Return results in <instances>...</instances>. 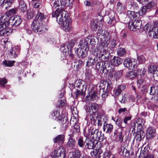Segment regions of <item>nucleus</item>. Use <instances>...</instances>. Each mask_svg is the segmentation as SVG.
I'll return each instance as SVG.
<instances>
[{"label": "nucleus", "mask_w": 158, "mask_h": 158, "mask_svg": "<svg viewBox=\"0 0 158 158\" xmlns=\"http://www.w3.org/2000/svg\"><path fill=\"white\" fill-rule=\"evenodd\" d=\"M59 0H55L52 5L53 9L58 7L55 12L52 14L53 17H56V21L58 23L63 26V29L66 32H68L71 28V20L69 18H68L67 12L62 9H59L60 6Z\"/></svg>", "instance_id": "obj_1"}, {"label": "nucleus", "mask_w": 158, "mask_h": 158, "mask_svg": "<svg viewBox=\"0 0 158 158\" xmlns=\"http://www.w3.org/2000/svg\"><path fill=\"white\" fill-rule=\"evenodd\" d=\"M17 11V8H14L1 15L0 19V36L7 35L9 32L10 29L9 20L11 18L9 16L15 14Z\"/></svg>", "instance_id": "obj_2"}, {"label": "nucleus", "mask_w": 158, "mask_h": 158, "mask_svg": "<svg viewBox=\"0 0 158 158\" xmlns=\"http://www.w3.org/2000/svg\"><path fill=\"white\" fill-rule=\"evenodd\" d=\"M37 20H34L31 25V28L35 32L43 33L46 32L48 30V27L45 24H43L42 22H39L43 21L46 18L45 16L43 13L38 12L36 16Z\"/></svg>", "instance_id": "obj_3"}, {"label": "nucleus", "mask_w": 158, "mask_h": 158, "mask_svg": "<svg viewBox=\"0 0 158 158\" xmlns=\"http://www.w3.org/2000/svg\"><path fill=\"white\" fill-rule=\"evenodd\" d=\"M97 35L101 39V41L98 48V50H107L106 48L109 44V33L106 31L99 30L98 32Z\"/></svg>", "instance_id": "obj_4"}, {"label": "nucleus", "mask_w": 158, "mask_h": 158, "mask_svg": "<svg viewBox=\"0 0 158 158\" xmlns=\"http://www.w3.org/2000/svg\"><path fill=\"white\" fill-rule=\"evenodd\" d=\"M101 132V131H99L98 129L90 127L88 129L87 132H86L85 133V136L88 137L89 136L91 139L95 140L96 142Z\"/></svg>", "instance_id": "obj_5"}, {"label": "nucleus", "mask_w": 158, "mask_h": 158, "mask_svg": "<svg viewBox=\"0 0 158 158\" xmlns=\"http://www.w3.org/2000/svg\"><path fill=\"white\" fill-rule=\"evenodd\" d=\"M143 29L148 32V35L150 37L154 39H158V28L155 29V28L150 27L148 24H146Z\"/></svg>", "instance_id": "obj_6"}, {"label": "nucleus", "mask_w": 158, "mask_h": 158, "mask_svg": "<svg viewBox=\"0 0 158 158\" xmlns=\"http://www.w3.org/2000/svg\"><path fill=\"white\" fill-rule=\"evenodd\" d=\"M9 24H10V29H11V27L12 26H15L17 27L19 26L21 23L22 20L20 17L19 16H17L15 17L12 16L11 17V19L9 20ZM12 31L11 30L8 33V35H4L6 36L10 34V33ZM3 35L2 36H3Z\"/></svg>", "instance_id": "obj_7"}, {"label": "nucleus", "mask_w": 158, "mask_h": 158, "mask_svg": "<svg viewBox=\"0 0 158 158\" xmlns=\"http://www.w3.org/2000/svg\"><path fill=\"white\" fill-rule=\"evenodd\" d=\"M86 137L85 142V147L88 149H94L95 148L96 145L98 144V142L91 139L90 138L87 136Z\"/></svg>", "instance_id": "obj_8"}, {"label": "nucleus", "mask_w": 158, "mask_h": 158, "mask_svg": "<svg viewBox=\"0 0 158 158\" xmlns=\"http://www.w3.org/2000/svg\"><path fill=\"white\" fill-rule=\"evenodd\" d=\"M142 25V22L139 20H135L134 22L128 23L129 29L131 31H135L137 29H139Z\"/></svg>", "instance_id": "obj_9"}, {"label": "nucleus", "mask_w": 158, "mask_h": 158, "mask_svg": "<svg viewBox=\"0 0 158 158\" xmlns=\"http://www.w3.org/2000/svg\"><path fill=\"white\" fill-rule=\"evenodd\" d=\"M123 64L129 69L132 70L136 67L137 64L134 60L129 58H126L123 61Z\"/></svg>", "instance_id": "obj_10"}, {"label": "nucleus", "mask_w": 158, "mask_h": 158, "mask_svg": "<svg viewBox=\"0 0 158 158\" xmlns=\"http://www.w3.org/2000/svg\"><path fill=\"white\" fill-rule=\"evenodd\" d=\"M75 52L77 56L80 58H83L87 55V50L82 49V48H75Z\"/></svg>", "instance_id": "obj_11"}, {"label": "nucleus", "mask_w": 158, "mask_h": 158, "mask_svg": "<svg viewBox=\"0 0 158 158\" xmlns=\"http://www.w3.org/2000/svg\"><path fill=\"white\" fill-rule=\"evenodd\" d=\"M94 89H95V90L98 91L99 95H101L102 98H104L103 100H104V98L107 97L108 94V91L106 90V88H105V86L103 87L100 85V84L98 87L97 86H94Z\"/></svg>", "instance_id": "obj_12"}, {"label": "nucleus", "mask_w": 158, "mask_h": 158, "mask_svg": "<svg viewBox=\"0 0 158 158\" xmlns=\"http://www.w3.org/2000/svg\"><path fill=\"white\" fill-rule=\"evenodd\" d=\"M103 131L106 133L110 134L112 131L113 127L112 125L111 124L106 123L107 119L106 118H103Z\"/></svg>", "instance_id": "obj_13"}, {"label": "nucleus", "mask_w": 158, "mask_h": 158, "mask_svg": "<svg viewBox=\"0 0 158 158\" xmlns=\"http://www.w3.org/2000/svg\"><path fill=\"white\" fill-rule=\"evenodd\" d=\"M75 41L72 40L65 43L60 47V49L63 52H67V50H71L72 48L74 46Z\"/></svg>", "instance_id": "obj_14"}, {"label": "nucleus", "mask_w": 158, "mask_h": 158, "mask_svg": "<svg viewBox=\"0 0 158 158\" xmlns=\"http://www.w3.org/2000/svg\"><path fill=\"white\" fill-rule=\"evenodd\" d=\"M99 53V58L102 61H107L109 58V53L107 50L102 49L98 50Z\"/></svg>", "instance_id": "obj_15"}, {"label": "nucleus", "mask_w": 158, "mask_h": 158, "mask_svg": "<svg viewBox=\"0 0 158 158\" xmlns=\"http://www.w3.org/2000/svg\"><path fill=\"white\" fill-rule=\"evenodd\" d=\"M150 72L152 73L154 79L158 81V67L156 65H154L150 66L149 69Z\"/></svg>", "instance_id": "obj_16"}, {"label": "nucleus", "mask_w": 158, "mask_h": 158, "mask_svg": "<svg viewBox=\"0 0 158 158\" xmlns=\"http://www.w3.org/2000/svg\"><path fill=\"white\" fill-rule=\"evenodd\" d=\"M76 91L74 94L71 93V96L74 98H77L78 97L84 98L85 96V92L83 91V89H80L78 88L75 89Z\"/></svg>", "instance_id": "obj_17"}, {"label": "nucleus", "mask_w": 158, "mask_h": 158, "mask_svg": "<svg viewBox=\"0 0 158 158\" xmlns=\"http://www.w3.org/2000/svg\"><path fill=\"white\" fill-rule=\"evenodd\" d=\"M104 73L106 72L112 73L114 71V68L112 65L109 63L108 61H104Z\"/></svg>", "instance_id": "obj_18"}, {"label": "nucleus", "mask_w": 158, "mask_h": 158, "mask_svg": "<svg viewBox=\"0 0 158 158\" xmlns=\"http://www.w3.org/2000/svg\"><path fill=\"white\" fill-rule=\"evenodd\" d=\"M69 135V137L67 144V146L68 149H71L75 147L76 141L75 139L73 138L74 137L73 134H71Z\"/></svg>", "instance_id": "obj_19"}, {"label": "nucleus", "mask_w": 158, "mask_h": 158, "mask_svg": "<svg viewBox=\"0 0 158 158\" xmlns=\"http://www.w3.org/2000/svg\"><path fill=\"white\" fill-rule=\"evenodd\" d=\"M123 61V60L121 58L114 56L110 60V63L113 66L117 67L121 64Z\"/></svg>", "instance_id": "obj_20"}, {"label": "nucleus", "mask_w": 158, "mask_h": 158, "mask_svg": "<svg viewBox=\"0 0 158 158\" xmlns=\"http://www.w3.org/2000/svg\"><path fill=\"white\" fill-rule=\"evenodd\" d=\"M54 156L55 158H64L65 152L63 148H60L54 151Z\"/></svg>", "instance_id": "obj_21"}, {"label": "nucleus", "mask_w": 158, "mask_h": 158, "mask_svg": "<svg viewBox=\"0 0 158 158\" xmlns=\"http://www.w3.org/2000/svg\"><path fill=\"white\" fill-rule=\"evenodd\" d=\"M51 116L53 119L56 120L57 121L62 120V118H63L60 115V112L57 109L53 111L51 114Z\"/></svg>", "instance_id": "obj_22"}, {"label": "nucleus", "mask_w": 158, "mask_h": 158, "mask_svg": "<svg viewBox=\"0 0 158 158\" xmlns=\"http://www.w3.org/2000/svg\"><path fill=\"white\" fill-rule=\"evenodd\" d=\"M156 131L152 127H149L147 131V137L148 138H152L156 135Z\"/></svg>", "instance_id": "obj_23"}, {"label": "nucleus", "mask_w": 158, "mask_h": 158, "mask_svg": "<svg viewBox=\"0 0 158 158\" xmlns=\"http://www.w3.org/2000/svg\"><path fill=\"white\" fill-rule=\"evenodd\" d=\"M64 136L63 135H58L53 139V141L55 143H57L59 145H61L64 143Z\"/></svg>", "instance_id": "obj_24"}, {"label": "nucleus", "mask_w": 158, "mask_h": 158, "mask_svg": "<svg viewBox=\"0 0 158 158\" xmlns=\"http://www.w3.org/2000/svg\"><path fill=\"white\" fill-rule=\"evenodd\" d=\"M89 112L93 114H95L98 112L99 105L96 103H91L89 106Z\"/></svg>", "instance_id": "obj_25"}, {"label": "nucleus", "mask_w": 158, "mask_h": 158, "mask_svg": "<svg viewBox=\"0 0 158 158\" xmlns=\"http://www.w3.org/2000/svg\"><path fill=\"white\" fill-rule=\"evenodd\" d=\"M138 74V72L136 70H134L127 72L125 74V77L127 78L131 79L136 76Z\"/></svg>", "instance_id": "obj_26"}, {"label": "nucleus", "mask_w": 158, "mask_h": 158, "mask_svg": "<svg viewBox=\"0 0 158 158\" xmlns=\"http://www.w3.org/2000/svg\"><path fill=\"white\" fill-rule=\"evenodd\" d=\"M84 82L81 80H77L75 82L74 85L75 89H84Z\"/></svg>", "instance_id": "obj_27"}, {"label": "nucleus", "mask_w": 158, "mask_h": 158, "mask_svg": "<svg viewBox=\"0 0 158 158\" xmlns=\"http://www.w3.org/2000/svg\"><path fill=\"white\" fill-rule=\"evenodd\" d=\"M92 91H93V92L91 94V95L90 96L89 99H90L91 101L92 100L93 101L98 100L99 98V95H98V91L96 90H95V89H94V87L93 89H92Z\"/></svg>", "instance_id": "obj_28"}, {"label": "nucleus", "mask_w": 158, "mask_h": 158, "mask_svg": "<svg viewBox=\"0 0 158 158\" xmlns=\"http://www.w3.org/2000/svg\"><path fill=\"white\" fill-rule=\"evenodd\" d=\"M125 88V86L123 85H119L117 88L114 90V95L116 96H118L121 92Z\"/></svg>", "instance_id": "obj_29"}, {"label": "nucleus", "mask_w": 158, "mask_h": 158, "mask_svg": "<svg viewBox=\"0 0 158 158\" xmlns=\"http://www.w3.org/2000/svg\"><path fill=\"white\" fill-rule=\"evenodd\" d=\"M88 38H87V37H86L85 39L82 40L80 41L79 44V45H80L79 48H82V49L84 48L85 49L88 50Z\"/></svg>", "instance_id": "obj_30"}, {"label": "nucleus", "mask_w": 158, "mask_h": 158, "mask_svg": "<svg viewBox=\"0 0 158 158\" xmlns=\"http://www.w3.org/2000/svg\"><path fill=\"white\" fill-rule=\"evenodd\" d=\"M100 85H102L103 87L105 86L106 90L108 91H110L112 89V85L111 84L110 81H104L102 82H101L100 84Z\"/></svg>", "instance_id": "obj_31"}, {"label": "nucleus", "mask_w": 158, "mask_h": 158, "mask_svg": "<svg viewBox=\"0 0 158 158\" xmlns=\"http://www.w3.org/2000/svg\"><path fill=\"white\" fill-rule=\"evenodd\" d=\"M104 61H98L95 65L96 68L102 73H104Z\"/></svg>", "instance_id": "obj_32"}, {"label": "nucleus", "mask_w": 158, "mask_h": 158, "mask_svg": "<svg viewBox=\"0 0 158 158\" xmlns=\"http://www.w3.org/2000/svg\"><path fill=\"white\" fill-rule=\"evenodd\" d=\"M98 61L97 58L89 57L88 60L87 61L86 66H90L94 65V64L96 65Z\"/></svg>", "instance_id": "obj_33"}, {"label": "nucleus", "mask_w": 158, "mask_h": 158, "mask_svg": "<svg viewBox=\"0 0 158 158\" xmlns=\"http://www.w3.org/2000/svg\"><path fill=\"white\" fill-rule=\"evenodd\" d=\"M20 51L19 49L17 47L13 48L11 49L10 51V54L13 57L16 58L17 57Z\"/></svg>", "instance_id": "obj_34"}, {"label": "nucleus", "mask_w": 158, "mask_h": 158, "mask_svg": "<svg viewBox=\"0 0 158 158\" xmlns=\"http://www.w3.org/2000/svg\"><path fill=\"white\" fill-rule=\"evenodd\" d=\"M85 139L82 137H80L77 139V145L80 148H83L85 146Z\"/></svg>", "instance_id": "obj_35"}, {"label": "nucleus", "mask_w": 158, "mask_h": 158, "mask_svg": "<svg viewBox=\"0 0 158 158\" xmlns=\"http://www.w3.org/2000/svg\"><path fill=\"white\" fill-rule=\"evenodd\" d=\"M102 150L101 149H96L92 151L90 153V154L93 157H97L102 154Z\"/></svg>", "instance_id": "obj_36"}, {"label": "nucleus", "mask_w": 158, "mask_h": 158, "mask_svg": "<svg viewBox=\"0 0 158 158\" xmlns=\"http://www.w3.org/2000/svg\"><path fill=\"white\" fill-rule=\"evenodd\" d=\"M112 119L115 122V124L118 127L121 128L122 129H123L124 127L122 125V121L120 118L117 117L114 118L113 117H112Z\"/></svg>", "instance_id": "obj_37"}, {"label": "nucleus", "mask_w": 158, "mask_h": 158, "mask_svg": "<svg viewBox=\"0 0 158 158\" xmlns=\"http://www.w3.org/2000/svg\"><path fill=\"white\" fill-rule=\"evenodd\" d=\"M15 63L14 60H5L2 62V64L4 67H10L13 66Z\"/></svg>", "instance_id": "obj_38"}, {"label": "nucleus", "mask_w": 158, "mask_h": 158, "mask_svg": "<svg viewBox=\"0 0 158 158\" xmlns=\"http://www.w3.org/2000/svg\"><path fill=\"white\" fill-rule=\"evenodd\" d=\"M61 121V124L64 129H66L68 127L69 124V121L67 117H64L62 118Z\"/></svg>", "instance_id": "obj_39"}, {"label": "nucleus", "mask_w": 158, "mask_h": 158, "mask_svg": "<svg viewBox=\"0 0 158 158\" xmlns=\"http://www.w3.org/2000/svg\"><path fill=\"white\" fill-rule=\"evenodd\" d=\"M130 15L129 17L130 19H135L136 20L138 19L140 16L139 14V12H135L134 11H130Z\"/></svg>", "instance_id": "obj_40"}, {"label": "nucleus", "mask_w": 158, "mask_h": 158, "mask_svg": "<svg viewBox=\"0 0 158 158\" xmlns=\"http://www.w3.org/2000/svg\"><path fill=\"white\" fill-rule=\"evenodd\" d=\"M71 158H80L81 156V152L78 150H76L72 152Z\"/></svg>", "instance_id": "obj_41"}, {"label": "nucleus", "mask_w": 158, "mask_h": 158, "mask_svg": "<svg viewBox=\"0 0 158 158\" xmlns=\"http://www.w3.org/2000/svg\"><path fill=\"white\" fill-rule=\"evenodd\" d=\"M97 19L93 20L91 21L90 25L93 30L95 31L97 29L98 27V25L97 23Z\"/></svg>", "instance_id": "obj_42"}, {"label": "nucleus", "mask_w": 158, "mask_h": 158, "mask_svg": "<svg viewBox=\"0 0 158 158\" xmlns=\"http://www.w3.org/2000/svg\"><path fill=\"white\" fill-rule=\"evenodd\" d=\"M127 53L126 51L124 48H120L117 51V53L120 57L124 56Z\"/></svg>", "instance_id": "obj_43"}, {"label": "nucleus", "mask_w": 158, "mask_h": 158, "mask_svg": "<svg viewBox=\"0 0 158 158\" xmlns=\"http://www.w3.org/2000/svg\"><path fill=\"white\" fill-rule=\"evenodd\" d=\"M106 118L105 116H104L102 115H98L96 117V119L98 121V126L101 127L102 124V122L103 121V118Z\"/></svg>", "instance_id": "obj_44"}, {"label": "nucleus", "mask_w": 158, "mask_h": 158, "mask_svg": "<svg viewBox=\"0 0 158 158\" xmlns=\"http://www.w3.org/2000/svg\"><path fill=\"white\" fill-rule=\"evenodd\" d=\"M147 12H148L147 8L145 6L142 7L140 10L138 12L139 16H142L144 15Z\"/></svg>", "instance_id": "obj_45"}, {"label": "nucleus", "mask_w": 158, "mask_h": 158, "mask_svg": "<svg viewBox=\"0 0 158 158\" xmlns=\"http://www.w3.org/2000/svg\"><path fill=\"white\" fill-rule=\"evenodd\" d=\"M137 60L139 64H142L145 63L146 59L143 55H141L138 56Z\"/></svg>", "instance_id": "obj_46"}, {"label": "nucleus", "mask_w": 158, "mask_h": 158, "mask_svg": "<svg viewBox=\"0 0 158 158\" xmlns=\"http://www.w3.org/2000/svg\"><path fill=\"white\" fill-rule=\"evenodd\" d=\"M155 3L153 2H151L148 3L146 6H145L147 8V9L148 11L151 10L152 8L154 6Z\"/></svg>", "instance_id": "obj_47"}, {"label": "nucleus", "mask_w": 158, "mask_h": 158, "mask_svg": "<svg viewBox=\"0 0 158 158\" xmlns=\"http://www.w3.org/2000/svg\"><path fill=\"white\" fill-rule=\"evenodd\" d=\"M122 72L121 71H116L114 73V76L116 81L122 77Z\"/></svg>", "instance_id": "obj_48"}, {"label": "nucleus", "mask_w": 158, "mask_h": 158, "mask_svg": "<svg viewBox=\"0 0 158 158\" xmlns=\"http://www.w3.org/2000/svg\"><path fill=\"white\" fill-rule=\"evenodd\" d=\"M88 38V41L89 43H90L92 45H94L96 44V38L94 37H87Z\"/></svg>", "instance_id": "obj_49"}, {"label": "nucleus", "mask_w": 158, "mask_h": 158, "mask_svg": "<svg viewBox=\"0 0 158 158\" xmlns=\"http://www.w3.org/2000/svg\"><path fill=\"white\" fill-rule=\"evenodd\" d=\"M74 129L73 130V133L74 134V132H76L78 133L80 131V126L78 124V123H75L74 125Z\"/></svg>", "instance_id": "obj_50"}, {"label": "nucleus", "mask_w": 158, "mask_h": 158, "mask_svg": "<svg viewBox=\"0 0 158 158\" xmlns=\"http://www.w3.org/2000/svg\"><path fill=\"white\" fill-rule=\"evenodd\" d=\"M123 132L122 131H121L118 133V140L120 143L122 142L123 140L124 136L123 135Z\"/></svg>", "instance_id": "obj_51"}, {"label": "nucleus", "mask_w": 158, "mask_h": 158, "mask_svg": "<svg viewBox=\"0 0 158 158\" xmlns=\"http://www.w3.org/2000/svg\"><path fill=\"white\" fill-rule=\"evenodd\" d=\"M104 139L106 140V137L104 136V134H102L101 132L100 133V135L97 139V141H98L102 142L103 141Z\"/></svg>", "instance_id": "obj_52"}, {"label": "nucleus", "mask_w": 158, "mask_h": 158, "mask_svg": "<svg viewBox=\"0 0 158 158\" xmlns=\"http://www.w3.org/2000/svg\"><path fill=\"white\" fill-rule=\"evenodd\" d=\"M16 0H6L5 4H7L8 7L10 6L15 2Z\"/></svg>", "instance_id": "obj_53"}, {"label": "nucleus", "mask_w": 158, "mask_h": 158, "mask_svg": "<svg viewBox=\"0 0 158 158\" xmlns=\"http://www.w3.org/2000/svg\"><path fill=\"white\" fill-rule=\"evenodd\" d=\"M109 43H110V46L112 48H115L116 45V41L114 40H109Z\"/></svg>", "instance_id": "obj_54"}, {"label": "nucleus", "mask_w": 158, "mask_h": 158, "mask_svg": "<svg viewBox=\"0 0 158 158\" xmlns=\"http://www.w3.org/2000/svg\"><path fill=\"white\" fill-rule=\"evenodd\" d=\"M84 65V61L79 60H78V64L77 65V67L78 68H80Z\"/></svg>", "instance_id": "obj_55"}, {"label": "nucleus", "mask_w": 158, "mask_h": 158, "mask_svg": "<svg viewBox=\"0 0 158 158\" xmlns=\"http://www.w3.org/2000/svg\"><path fill=\"white\" fill-rule=\"evenodd\" d=\"M126 151V149L124 147L122 146L120 147L119 149V153L120 155L121 156H122L123 154H124L123 153L124 152V151Z\"/></svg>", "instance_id": "obj_56"}, {"label": "nucleus", "mask_w": 158, "mask_h": 158, "mask_svg": "<svg viewBox=\"0 0 158 158\" xmlns=\"http://www.w3.org/2000/svg\"><path fill=\"white\" fill-rule=\"evenodd\" d=\"M147 69H146L143 68L140 69L139 70L140 75L141 77H143L144 76L146 72Z\"/></svg>", "instance_id": "obj_57"}, {"label": "nucleus", "mask_w": 158, "mask_h": 158, "mask_svg": "<svg viewBox=\"0 0 158 158\" xmlns=\"http://www.w3.org/2000/svg\"><path fill=\"white\" fill-rule=\"evenodd\" d=\"M19 9L22 12H25L27 10V7L26 5H24L23 6H19Z\"/></svg>", "instance_id": "obj_58"}, {"label": "nucleus", "mask_w": 158, "mask_h": 158, "mask_svg": "<svg viewBox=\"0 0 158 158\" xmlns=\"http://www.w3.org/2000/svg\"><path fill=\"white\" fill-rule=\"evenodd\" d=\"M139 141H141L142 139H143L145 136L144 132L143 131H141L139 132Z\"/></svg>", "instance_id": "obj_59"}, {"label": "nucleus", "mask_w": 158, "mask_h": 158, "mask_svg": "<svg viewBox=\"0 0 158 158\" xmlns=\"http://www.w3.org/2000/svg\"><path fill=\"white\" fill-rule=\"evenodd\" d=\"M7 83V80L5 78L0 79V85L3 87H4L5 84Z\"/></svg>", "instance_id": "obj_60"}, {"label": "nucleus", "mask_w": 158, "mask_h": 158, "mask_svg": "<svg viewBox=\"0 0 158 158\" xmlns=\"http://www.w3.org/2000/svg\"><path fill=\"white\" fill-rule=\"evenodd\" d=\"M154 156L153 155L152 151L144 157V158H154Z\"/></svg>", "instance_id": "obj_61"}, {"label": "nucleus", "mask_w": 158, "mask_h": 158, "mask_svg": "<svg viewBox=\"0 0 158 158\" xmlns=\"http://www.w3.org/2000/svg\"><path fill=\"white\" fill-rule=\"evenodd\" d=\"M66 101L65 99L61 100L60 101L59 106H64L65 105Z\"/></svg>", "instance_id": "obj_62"}, {"label": "nucleus", "mask_w": 158, "mask_h": 158, "mask_svg": "<svg viewBox=\"0 0 158 158\" xmlns=\"http://www.w3.org/2000/svg\"><path fill=\"white\" fill-rule=\"evenodd\" d=\"M131 118V116H126L125 117L123 121V122L126 124L127 123V121L130 120Z\"/></svg>", "instance_id": "obj_63"}, {"label": "nucleus", "mask_w": 158, "mask_h": 158, "mask_svg": "<svg viewBox=\"0 0 158 158\" xmlns=\"http://www.w3.org/2000/svg\"><path fill=\"white\" fill-rule=\"evenodd\" d=\"M60 0V5L61 6V8L63 6H64L66 5V0Z\"/></svg>", "instance_id": "obj_64"}]
</instances>
